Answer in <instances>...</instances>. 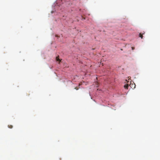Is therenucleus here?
I'll use <instances>...</instances> for the list:
<instances>
[{
  "instance_id": "nucleus-1",
  "label": "nucleus",
  "mask_w": 160,
  "mask_h": 160,
  "mask_svg": "<svg viewBox=\"0 0 160 160\" xmlns=\"http://www.w3.org/2000/svg\"><path fill=\"white\" fill-rule=\"evenodd\" d=\"M128 84H125L124 86V88H126V89H128Z\"/></svg>"
},
{
  "instance_id": "nucleus-2",
  "label": "nucleus",
  "mask_w": 160,
  "mask_h": 160,
  "mask_svg": "<svg viewBox=\"0 0 160 160\" xmlns=\"http://www.w3.org/2000/svg\"><path fill=\"white\" fill-rule=\"evenodd\" d=\"M139 37H140L142 39L143 38V35L142 33H140L139 34Z\"/></svg>"
},
{
  "instance_id": "nucleus-3",
  "label": "nucleus",
  "mask_w": 160,
  "mask_h": 160,
  "mask_svg": "<svg viewBox=\"0 0 160 160\" xmlns=\"http://www.w3.org/2000/svg\"><path fill=\"white\" fill-rule=\"evenodd\" d=\"M56 59L57 60V61H58L59 62H60V60L59 59V58H58V57H56Z\"/></svg>"
},
{
  "instance_id": "nucleus-4",
  "label": "nucleus",
  "mask_w": 160,
  "mask_h": 160,
  "mask_svg": "<svg viewBox=\"0 0 160 160\" xmlns=\"http://www.w3.org/2000/svg\"><path fill=\"white\" fill-rule=\"evenodd\" d=\"M13 126L12 125H8V127L10 128H12Z\"/></svg>"
},
{
  "instance_id": "nucleus-5",
  "label": "nucleus",
  "mask_w": 160,
  "mask_h": 160,
  "mask_svg": "<svg viewBox=\"0 0 160 160\" xmlns=\"http://www.w3.org/2000/svg\"><path fill=\"white\" fill-rule=\"evenodd\" d=\"M132 50H133L134 49V47H132Z\"/></svg>"
},
{
  "instance_id": "nucleus-6",
  "label": "nucleus",
  "mask_w": 160,
  "mask_h": 160,
  "mask_svg": "<svg viewBox=\"0 0 160 160\" xmlns=\"http://www.w3.org/2000/svg\"><path fill=\"white\" fill-rule=\"evenodd\" d=\"M75 89L77 90H78V89L77 88H75Z\"/></svg>"
},
{
  "instance_id": "nucleus-7",
  "label": "nucleus",
  "mask_w": 160,
  "mask_h": 160,
  "mask_svg": "<svg viewBox=\"0 0 160 160\" xmlns=\"http://www.w3.org/2000/svg\"><path fill=\"white\" fill-rule=\"evenodd\" d=\"M145 33V32H143V33H142V35L144 34Z\"/></svg>"
}]
</instances>
